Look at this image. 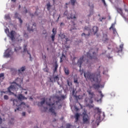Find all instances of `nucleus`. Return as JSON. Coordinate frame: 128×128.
<instances>
[{
    "label": "nucleus",
    "instance_id": "obj_45",
    "mask_svg": "<svg viewBox=\"0 0 128 128\" xmlns=\"http://www.w3.org/2000/svg\"><path fill=\"white\" fill-rule=\"evenodd\" d=\"M102 4H104V6H107V4H106V2L105 0H102Z\"/></svg>",
    "mask_w": 128,
    "mask_h": 128
},
{
    "label": "nucleus",
    "instance_id": "obj_33",
    "mask_svg": "<svg viewBox=\"0 0 128 128\" xmlns=\"http://www.w3.org/2000/svg\"><path fill=\"white\" fill-rule=\"evenodd\" d=\"M117 12H118L120 14H122V8H118Z\"/></svg>",
    "mask_w": 128,
    "mask_h": 128
},
{
    "label": "nucleus",
    "instance_id": "obj_49",
    "mask_svg": "<svg viewBox=\"0 0 128 128\" xmlns=\"http://www.w3.org/2000/svg\"><path fill=\"white\" fill-rule=\"evenodd\" d=\"M26 116V112H22V116Z\"/></svg>",
    "mask_w": 128,
    "mask_h": 128
},
{
    "label": "nucleus",
    "instance_id": "obj_26",
    "mask_svg": "<svg viewBox=\"0 0 128 128\" xmlns=\"http://www.w3.org/2000/svg\"><path fill=\"white\" fill-rule=\"evenodd\" d=\"M90 26H85L84 29V32L86 31H90Z\"/></svg>",
    "mask_w": 128,
    "mask_h": 128
},
{
    "label": "nucleus",
    "instance_id": "obj_57",
    "mask_svg": "<svg viewBox=\"0 0 128 128\" xmlns=\"http://www.w3.org/2000/svg\"><path fill=\"white\" fill-rule=\"evenodd\" d=\"M102 20H106V18L102 17V20H100V22H102Z\"/></svg>",
    "mask_w": 128,
    "mask_h": 128
},
{
    "label": "nucleus",
    "instance_id": "obj_25",
    "mask_svg": "<svg viewBox=\"0 0 128 128\" xmlns=\"http://www.w3.org/2000/svg\"><path fill=\"white\" fill-rule=\"evenodd\" d=\"M26 70V66H22L20 68V69L18 70V72L19 73H21V72H24Z\"/></svg>",
    "mask_w": 128,
    "mask_h": 128
},
{
    "label": "nucleus",
    "instance_id": "obj_21",
    "mask_svg": "<svg viewBox=\"0 0 128 128\" xmlns=\"http://www.w3.org/2000/svg\"><path fill=\"white\" fill-rule=\"evenodd\" d=\"M10 101L12 102V104H13L14 106L16 105V106H19L18 104H17L18 103V100H14H14L13 99H11Z\"/></svg>",
    "mask_w": 128,
    "mask_h": 128
},
{
    "label": "nucleus",
    "instance_id": "obj_52",
    "mask_svg": "<svg viewBox=\"0 0 128 128\" xmlns=\"http://www.w3.org/2000/svg\"><path fill=\"white\" fill-rule=\"evenodd\" d=\"M64 26V22L60 23V26Z\"/></svg>",
    "mask_w": 128,
    "mask_h": 128
},
{
    "label": "nucleus",
    "instance_id": "obj_58",
    "mask_svg": "<svg viewBox=\"0 0 128 128\" xmlns=\"http://www.w3.org/2000/svg\"><path fill=\"white\" fill-rule=\"evenodd\" d=\"M44 109L45 110V111H46L48 110V107L44 108Z\"/></svg>",
    "mask_w": 128,
    "mask_h": 128
},
{
    "label": "nucleus",
    "instance_id": "obj_46",
    "mask_svg": "<svg viewBox=\"0 0 128 128\" xmlns=\"http://www.w3.org/2000/svg\"><path fill=\"white\" fill-rule=\"evenodd\" d=\"M72 125L70 124H66V128H70Z\"/></svg>",
    "mask_w": 128,
    "mask_h": 128
},
{
    "label": "nucleus",
    "instance_id": "obj_32",
    "mask_svg": "<svg viewBox=\"0 0 128 128\" xmlns=\"http://www.w3.org/2000/svg\"><path fill=\"white\" fill-rule=\"evenodd\" d=\"M56 36V34H52V36H50L52 42H54Z\"/></svg>",
    "mask_w": 128,
    "mask_h": 128
},
{
    "label": "nucleus",
    "instance_id": "obj_27",
    "mask_svg": "<svg viewBox=\"0 0 128 128\" xmlns=\"http://www.w3.org/2000/svg\"><path fill=\"white\" fill-rule=\"evenodd\" d=\"M95 110H96L97 112H98V115H100L102 113V110H101L99 108H95Z\"/></svg>",
    "mask_w": 128,
    "mask_h": 128
},
{
    "label": "nucleus",
    "instance_id": "obj_13",
    "mask_svg": "<svg viewBox=\"0 0 128 128\" xmlns=\"http://www.w3.org/2000/svg\"><path fill=\"white\" fill-rule=\"evenodd\" d=\"M98 30L99 28L97 26H93L92 28V31L94 32V34L96 35L98 33Z\"/></svg>",
    "mask_w": 128,
    "mask_h": 128
},
{
    "label": "nucleus",
    "instance_id": "obj_12",
    "mask_svg": "<svg viewBox=\"0 0 128 128\" xmlns=\"http://www.w3.org/2000/svg\"><path fill=\"white\" fill-rule=\"evenodd\" d=\"M18 16H19V14L17 12H16L14 13V18H16L18 19L19 22L20 23V24H22L23 22V21L21 18L18 17Z\"/></svg>",
    "mask_w": 128,
    "mask_h": 128
},
{
    "label": "nucleus",
    "instance_id": "obj_39",
    "mask_svg": "<svg viewBox=\"0 0 128 128\" xmlns=\"http://www.w3.org/2000/svg\"><path fill=\"white\" fill-rule=\"evenodd\" d=\"M120 51L122 52V50L124 49V44H122L120 45Z\"/></svg>",
    "mask_w": 128,
    "mask_h": 128
},
{
    "label": "nucleus",
    "instance_id": "obj_19",
    "mask_svg": "<svg viewBox=\"0 0 128 128\" xmlns=\"http://www.w3.org/2000/svg\"><path fill=\"white\" fill-rule=\"evenodd\" d=\"M75 122H77L78 120H79V118H80V114L78 113H76L75 114Z\"/></svg>",
    "mask_w": 128,
    "mask_h": 128
},
{
    "label": "nucleus",
    "instance_id": "obj_64",
    "mask_svg": "<svg viewBox=\"0 0 128 128\" xmlns=\"http://www.w3.org/2000/svg\"><path fill=\"white\" fill-rule=\"evenodd\" d=\"M70 48V46H66V48Z\"/></svg>",
    "mask_w": 128,
    "mask_h": 128
},
{
    "label": "nucleus",
    "instance_id": "obj_4",
    "mask_svg": "<svg viewBox=\"0 0 128 128\" xmlns=\"http://www.w3.org/2000/svg\"><path fill=\"white\" fill-rule=\"evenodd\" d=\"M12 84L10 85L8 88V91L9 93H10L12 94H14V92H14V90H16V86H18L19 84H16V82H12Z\"/></svg>",
    "mask_w": 128,
    "mask_h": 128
},
{
    "label": "nucleus",
    "instance_id": "obj_23",
    "mask_svg": "<svg viewBox=\"0 0 128 128\" xmlns=\"http://www.w3.org/2000/svg\"><path fill=\"white\" fill-rule=\"evenodd\" d=\"M64 71L66 75L68 76L70 72L69 69L68 68H64Z\"/></svg>",
    "mask_w": 128,
    "mask_h": 128
},
{
    "label": "nucleus",
    "instance_id": "obj_47",
    "mask_svg": "<svg viewBox=\"0 0 128 128\" xmlns=\"http://www.w3.org/2000/svg\"><path fill=\"white\" fill-rule=\"evenodd\" d=\"M4 76V73H1L0 74V78H3Z\"/></svg>",
    "mask_w": 128,
    "mask_h": 128
},
{
    "label": "nucleus",
    "instance_id": "obj_55",
    "mask_svg": "<svg viewBox=\"0 0 128 128\" xmlns=\"http://www.w3.org/2000/svg\"><path fill=\"white\" fill-rule=\"evenodd\" d=\"M9 32V30L8 28L5 30V32Z\"/></svg>",
    "mask_w": 128,
    "mask_h": 128
},
{
    "label": "nucleus",
    "instance_id": "obj_56",
    "mask_svg": "<svg viewBox=\"0 0 128 128\" xmlns=\"http://www.w3.org/2000/svg\"><path fill=\"white\" fill-rule=\"evenodd\" d=\"M75 110H76V111H78L79 109H78V108L75 107Z\"/></svg>",
    "mask_w": 128,
    "mask_h": 128
},
{
    "label": "nucleus",
    "instance_id": "obj_35",
    "mask_svg": "<svg viewBox=\"0 0 128 128\" xmlns=\"http://www.w3.org/2000/svg\"><path fill=\"white\" fill-rule=\"evenodd\" d=\"M54 82H56V81H58L60 80V78H59L58 76H54Z\"/></svg>",
    "mask_w": 128,
    "mask_h": 128
},
{
    "label": "nucleus",
    "instance_id": "obj_54",
    "mask_svg": "<svg viewBox=\"0 0 128 128\" xmlns=\"http://www.w3.org/2000/svg\"><path fill=\"white\" fill-rule=\"evenodd\" d=\"M61 98H62V99H64L65 98V96L64 95H62L61 96Z\"/></svg>",
    "mask_w": 128,
    "mask_h": 128
},
{
    "label": "nucleus",
    "instance_id": "obj_34",
    "mask_svg": "<svg viewBox=\"0 0 128 128\" xmlns=\"http://www.w3.org/2000/svg\"><path fill=\"white\" fill-rule=\"evenodd\" d=\"M4 18L6 20H10V17L9 14L5 15Z\"/></svg>",
    "mask_w": 128,
    "mask_h": 128
},
{
    "label": "nucleus",
    "instance_id": "obj_22",
    "mask_svg": "<svg viewBox=\"0 0 128 128\" xmlns=\"http://www.w3.org/2000/svg\"><path fill=\"white\" fill-rule=\"evenodd\" d=\"M103 39L104 40L105 42H108L109 40L107 34H104Z\"/></svg>",
    "mask_w": 128,
    "mask_h": 128
},
{
    "label": "nucleus",
    "instance_id": "obj_40",
    "mask_svg": "<svg viewBox=\"0 0 128 128\" xmlns=\"http://www.w3.org/2000/svg\"><path fill=\"white\" fill-rule=\"evenodd\" d=\"M24 37L26 38V39H28V36L27 34L24 33Z\"/></svg>",
    "mask_w": 128,
    "mask_h": 128
},
{
    "label": "nucleus",
    "instance_id": "obj_50",
    "mask_svg": "<svg viewBox=\"0 0 128 128\" xmlns=\"http://www.w3.org/2000/svg\"><path fill=\"white\" fill-rule=\"evenodd\" d=\"M2 118L0 117V124H2ZM1 128H4V127H1Z\"/></svg>",
    "mask_w": 128,
    "mask_h": 128
},
{
    "label": "nucleus",
    "instance_id": "obj_43",
    "mask_svg": "<svg viewBox=\"0 0 128 128\" xmlns=\"http://www.w3.org/2000/svg\"><path fill=\"white\" fill-rule=\"evenodd\" d=\"M74 83L78 84V78H74Z\"/></svg>",
    "mask_w": 128,
    "mask_h": 128
},
{
    "label": "nucleus",
    "instance_id": "obj_62",
    "mask_svg": "<svg viewBox=\"0 0 128 128\" xmlns=\"http://www.w3.org/2000/svg\"><path fill=\"white\" fill-rule=\"evenodd\" d=\"M28 12V10L26 9L25 10V14H27Z\"/></svg>",
    "mask_w": 128,
    "mask_h": 128
},
{
    "label": "nucleus",
    "instance_id": "obj_42",
    "mask_svg": "<svg viewBox=\"0 0 128 128\" xmlns=\"http://www.w3.org/2000/svg\"><path fill=\"white\" fill-rule=\"evenodd\" d=\"M4 100H8V98H9V97H8V95H4Z\"/></svg>",
    "mask_w": 128,
    "mask_h": 128
},
{
    "label": "nucleus",
    "instance_id": "obj_20",
    "mask_svg": "<svg viewBox=\"0 0 128 128\" xmlns=\"http://www.w3.org/2000/svg\"><path fill=\"white\" fill-rule=\"evenodd\" d=\"M92 87L94 90H98L100 88V84H94L92 85Z\"/></svg>",
    "mask_w": 128,
    "mask_h": 128
},
{
    "label": "nucleus",
    "instance_id": "obj_30",
    "mask_svg": "<svg viewBox=\"0 0 128 128\" xmlns=\"http://www.w3.org/2000/svg\"><path fill=\"white\" fill-rule=\"evenodd\" d=\"M92 14H94V9H92L90 10V14L88 16V18H90Z\"/></svg>",
    "mask_w": 128,
    "mask_h": 128
},
{
    "label": "nucleus",
    "instance_id": "obj_5",
    "mask_svg": "<svg viewBox=\"0 0 128 128\" xmlns=\"http://www.w3.org/2000/svg\"><path fill=\"white\" fill-rule=\"evenodd\" d=\"M87 58L90 60H97V56H96V52H92V50H90L86 54Z\"/></svg>",
    "mask_w": 128,
    "mask_h": 128
},
{
    "label": "nucleus",
    "instance_id": "obj_44",
    "mask_svg": "<svg viewBox=\"0 0 128 128\" xmlns=\"http://www.w3.org/2000/svg\"><path fill=\"white\" fill-rule=\"evenodd\" d=\"M102 4H104V6H107V4H106V2L105 0H102Z\"/></svg>",
    "mask_w": 128,
    "mask_h": 128
},
{
    "label": "nucleus",
    "instance_id": "obj_60",
    "mask_svg": "<svg viewBox=\"0 0 128 128\" xmlns=\"http://www.w3.org/2000/svg\"><path fill=\"white\" fill-rule=\"evenodd\" d=\"M13 2H16V0H11Z\"/></svg>",
    "mask_w": 128,
    "mask_h": 128
},
{
    "label": "nucleus",
    "instance_id": "obj_10",
    "mask_svg": "<svg viewBox=\"0 0 128 128\" xmlns=\"http://www.w3.org/2000/svg\"><path fill=\"white\" fill-rule=\"evenodd\" d=\"M16 34V32L14 30H11L10 32L8 34V36L10 38L12 41H14L15 40V36Z\"/></svg>",
    "mask_w": 128,
    "mask_h": 128
},
{
    "label": "nucleus",
    "instance_id": "obj_41",
    "mask_svg": "<svg viewBox=\"0 0 128 128\" xmlns=\"http://www.w3.org/2000/svg\"><path fill=\"white\" fill-rule=\"evenodd\" d=\"M64 16H70V14H68V11L66 10L64 12Z\"/></svg>",
    "mask_w": 128,
    "mask_h": 128
},
{
    "label": "nucleus",
    "instance_id": "obj_11",
    "mask_svg": "<svg viewBox=\"0 0 128 128\" xmlns=\"http://www.w3.org/2000/svg\"><path fill=\"white\" fill-rule=\"evenodd\" d=\"M84 62V56H82L80 58V60H78V66L79 68H82V66Z\"/></svg>",
    "mask_w": 128,
    "mask_h": 128
},
{
    "label": "nucleus",
    "instance_id": "obj_16",
    "mask_svg": "<svg viewBox=\"0 0 128 128\" xmlns=\"http://www.w3.org/2000/svg\"><path fill=\"white\" fill-rule=\"evenodd\" d=\"M27 52L28 54L30 56V60H31L32 59L31 54L28 52V51L27 50V45L24 44V51H23V52Z\"/></svg>",
    "mask_w": 128,
    "mask_h": 128
},
{
    "label": "nucleus",
    "instance_id": "obj_6",
    "mask_svg": "<svg viewBox=\"0 0 128 128\" xmlns=\"http://www.w3.org/2000/svg\"><path fill=\"white\" fill-rule=\"evenodd\" d=\"M82 124H90V118L86 113L83 114Z\"/></svg>",
    "mask_w": 128,
    "mask_h": 128
},
{
    "label": "nucleus",
    "instance_id": "obj_24",
    "mask_svg": "<svg viewBox=\"0 0 128 128\" xmlns=\"http://www.w3.org/2000/svg\"><path fill=\"white\" fill-rule=\"evenodd\" d=\"M46 100L45 98H44L43 100L38 103V106H42L45 104Z\"/></svg>",
    "mask_w": 128,
    "mask_h": 128
},
{
    "label": "nucleus",
    "instance_id": "obj_61",
    "mask_svg": "<svg viewBox=\"0 0 128 128\" xmlns=\"http://www.w3.org/2000/svg\"><path fill=\"white\" fill-rule=\"evenodd\" d=\"M55 14H56V12L53 13L52 16H53L54 18Z\"/></svg>",
    "mask_w": 128,
    "mask_h": 128
},
{
    "label": "nucleus",
    "instance_id": "obj_1",
    "mask_svg": "<svg viewBox=\"0 0 128 128\" xmlns=\"http://www.w3.org/2000/svg\"><path fill=\"white\" fill-rule=\"evenodd\" d=\"M60 100H56L55 102L54 98L53 97H50L49 98L48 102H46V105L50 108L49 109L50 112H52L54 115L55 116H56V112L54 109L57 108V106H58V109H60V108L62 107V104H60Z\"/></svg>",
    "mask_w": 128,
    "mask_h": 128
},
{
    "label": "nucleus",
    "instance_id": "obj_14",
    "mask_svg": "<svg viewBox=\"0 0 128 128\" xmlns=\"http://www.w3.org/2000/svg\"><path fill=\"white\" fill-rule=\"evenodd\" d=\"M53 67L54 68V73L57 72L58 68V65L57 62H54V64L53 66Z\"/></svg>",
    "mask_w": 128,
    "mask_h": 128
},
{
    "label": "nucleus",
    "instance_id": "obj_17",
    "mask_svg": "<svg viewBox=\"0 0 128 128\" xmlns=\"http://www.w3.org/2000/svg\"><path fill=\"white\" fill-rule=\"evenodd\" d=\"M114 27H115V24H112V26L110 27V30L112 29L113 30L114 34H117L118 32L116 30V28Z\"/></svg>",
    "mask_w": 128,
    "mask_h": 128
},
{
    "label": "nucleus",
    "instance_id": "obj_3",
    "mask_svg": "<svg viewBox=\"0 0 128 128\" xmlns=\"http://www.w3.org/2000/svg\"><path fill=\"white\" fill-rule=\"evenodd\" d=\"M84 76L86 78L90 80L92 82H97L98 81V78L95 73H92L90 71L87 72H84Z\"/></svg>",
    "mask_w": 128,
    "mask_h": 128
},
{
    "label": "nucleus",
    "instance_id": "obj_29",
    "mask_svg": "<svg viewBox=\"0 0 128 128\" xmlns=\"http://www.w3.org/2000/svg\"><path fill=\"white\" fill-rule=\"evenodd\" d=\"M18 99L19 100H22L24 99V96H22V94H19L18 96Z\"/></svg>",
    "mask_w": 128,
    "mask_h": 128
},
{
    "label": "nucleus",
    "instance_id": "obj_15",
    "mask_svg": "<svg viewBox=\"0 0 128 128\" xmlns=\"http://www.w3.org/2000/svg\"><path fill=\"white\" fill-rule=\"evenodd\" d=\"M72 28L70 30V31L71 32H73V30H76L77 29L75 26H76V24L74 22H72Z\"/></svg>",
    "mask_w": 128,
    "mask_h": 128
},
{
    "label": "nucleus",
    "instance_id": "obj_28",
    "mask_svg": "<svg viewBox=\"0 0 128 128\" xmlns=\"http://www.w3.org/2000/svg\"><path fill=\"white\" fill-rule=\"evenodd\" d=\"M98 92L100 94V96L101 98L99 100H98V101L102 102V98L104 97V95L102 94V91H99Z\"/></svg>",
    "mask_w": 128,
    "mask_h": 128
},
{
    "label": "nucleus",
    "instance_id": "obj_53",
    "mask_svg": "<svg viewBox=\"0 0 128 128\" xmlns=\"http://www.w3.org/2000/svg\"><path fill=\"white\" fill-rule=\"evenodd\" d=\"M10 70H11V71H14V72H16V70L14 68H11Z\"/></svg>",
    "mask_w": 128,
    "mask_h": 128
},
{
    "label": "nucleus",
    "instance_id": "obj_8",
    "mask_svg": "<svg viewBox=\"0 0 128 128\" xmlns=\"http://www.w3.org/2000/svg\"><path fill=\"white\" fill-rule=\"evenodd\" d=\"M13 54V52L10 48H8L4 54V57L6 58H8Z\"/></svg>",
    "mask_w": 128,
    "mask_h": 128
},
{
    "label": "nucleus",
    "instance_id": "obj_18",
    "mask_svg": "<svg viewBox=\"0 0 128 128\" xmlns=\"http://www.w3.org/2000/svg\"><path fill=\"white\" fill-rule=\"evenodd\" d=\"M90 36V32H88V34H86V33H82V36H84L85 38H88Z\"/></svg>",
    "mask_w": 128,
    "mask_h": 128
},
{
    "label": "nucleus",
    "instance_id": "obj_9",
    "mask_svg": "<svg viewBox=\"0 0 128 128\" xmlns=\"http://www.w3.org/2000/svg\"><path fill=\"white\" fill-rule=\"evenodd\" d=\"M74 14L72 13L69 16H67L68 20H73L74 21L76 20V19L78 18V15L76 12H74Z\"/></svg>",
    "mask_w": 128,
    "mask_h": 128
},
{
    "label": "nucleus",
    "instance_id": "obj_31",
    "mask_svg": "<svg viewBox=\"0 0 128 128\" xmlns=\"http://www.w3.org/2000/svg\"><path fill=\"white\" fill-rule=\"evenodd\" d=\"M46 6H47V10H50L51 5H50V2H48L46 4Z\"/></svg>",
    "mask_w": 128,
    "mask_h": 128
},
{
    "label": "nucleus",
    "instance_id": "obj_36",
    "mask_svg": "<svg viewBox=\"0 0 128 128\" xmlns=\"http://www.w3.org/2000/svg\"><path fill=\"white\" fill-rule=\"evenodd\" d=\"M71 4L74 6L76 2V0H70Z\"/></svg>",
    "mask_w": 128,
    "mask_h": 128
},
{
    "label": "nucleus",
    "instance_id": "obj_7",
    "mask_svg": "<svg viewBox=\"0 0 128 128\" xmlns=\"http://www.w3.org/2000/svg\"><path fill=\"white\" fill-rule=\"evenodd\" d=\"M28 30L30 32H34V28H33V26L34 27V28H36V23L33 24H26Z\"/></svg>",
    "mask_w": 128,
    "mask_h": 128
},
{
    "label": "nucleus",
    "instance_id": "obj_48",
    "mask_svg": "<svg viewBox=\"0 0 128 128\" xmlns=\"http://www.w3.org/2000/svg\"><path fill=\"white\" fill-rule=\"evenodd\" d=\"M60 16H61V15L59 14L58 17V18L56 20V22H58L59 21V20H60Z\"/></svg>",
    "mask_w": 128,
    "mask_h": 128
},
{
    "label": "nucleus",
    "instance_id": "obj_51",
    "mask_svg": "<svg viewBox=\"0 0 128 128\" xmlns=\"http://www.w3.org/2000/svg\"><path fill=\"white\" fill-rule=\"evenodd\" d=\"M16 110H20V108H16V109H14V112H16Z\"/></svg>",
    "mask_w": 128,
    "mask_h": 128
},
{
    "label": "nucleus",
    "instance_id": "obj_2",
    "mask_svg": "<svg viewBox=\"0 0 128 128\" xmlns=\"http://www.w3.org/2000/svg\"><path fill=\"white\" fill-rule=\"evenodd\" d=\"M86 92L88 94L90 98H86L85 99V102L88 104V106L90 108H93L94 107V105L90 104H92L94 102L92 98H94V96H95V94L94 92H92V89H88L86 90Z\"/></svg>",
    "mask_w": 128,
    "mask_h": 128
},
{
    "label": "nucleus",
    "instance_id": "obj_59",
    "mask_svg": "<svg viewBox=\"0 0 128 128\" xmlns=\"http://www.w3.org/2000/svg\"><path fill=\"white\" fill-rule=\"evenodd\" d=\"M66 41L67 42L68 41V38H66Z\"/></svg>",
    "mask_w": 128,
    "mask_h": 128
},
{
    "label": "nucleus",
    "instance_id": "obj_63",
    "mask_svg": "<svg viewBox=\"0 0 128 128\" xmlns=\"http://www.w3.org/2000/svg\"><path fill=\"white\" fill-rule=\"evenodd\" d=\"M66 38V36L65 35H64L62 38Z\"/></svg>",
    "mask_w": 128,
    "mask_h": 128
},
{
    "label": "nucleus",
    "instance_id": "obj_37",
    "mask_svg": "<svg viewBox=\"0 0 128 128\" xmlns=\"http://www.w3.org/2000/svg\"><path fill=\"white\" fill-rule=\"evenodd\" d=\"M52 32V34H54V35L56 34V30L55 29V28H53Z\"/></svg>",
    "mask_w": 128,
    "mask_h": 128
},
{
    "label": "nucleus",
    "instance_id": "obj_38",
    "mask_svg": "<svg viewBox=\"0 0 128 128\" xmlns=\"http://www.w3.org/2000/svg\"><path fill=\"white\" fill-rule=\"evenodd\" d=\"M30 16H31V18H33V16H36V12L34 14H33L32 13H30Z\"/></svg>",
    "mask_w": 128,
    "mask_h": 128
}]
</instances>
